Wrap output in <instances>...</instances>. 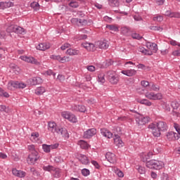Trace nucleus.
<instances>
[{"mask_svg":"<svg viewBox=\"0 0 180 180\" xmlns=\"http://www.w3.org/2000/svg\"><path fill=\"white\" fill-rule=\"evenodd\" d=\"M88 39V36L86 34H82L78 37V40H86Z\"/></svg>","mask_w":180,"mask_h":180,"instance_id":"obj_61","label":"nucleus"},{"mask_svg":"<svg viewBox=\"0 0 180 180\" xmlns=\"http://www.w3.org/2000/svg\"><path fill=\"white\" fill-rule=\"evenodd\" d=\"M66 54L69 56H78L79 54V51L77 49H69L66 51Z\"/></svg>","mask_w":180,"mask_h":180,"instance_id":"obj_26","label":"nucleus"},{"mask_svg":"<svg viewBox=\"0 0 180 180\" xmlns=\"http://www.w3.org/2000/svg\"><path fill=\"white\" fill-rule=\"evenodd\" d=\"M166 16H169V18H180L179 13H172L169 11H167L165 13Z\"/></svg>","mask_w":180,"mask_h":180,"instance_id":"obj_25","label":"nucleus"},{"mask_svg":"<svg viewBox=\"0 0 180 180\" xmlns=\"http://www.w3.org/2000/svg\"><path fill=\"white\" fill-rule=\"evenodd\" d=\"M30 6L33 8L34 11H39L40 9V4L36 1L31 3Z\"/></svg>","mask_w":180,"mask_h":180,"instance_id":"obj_32","label":"nucleus"},{"mask_svg":"<svg viewBox=\"0 0 180 180\" xmlns=\"http://www.w3.org/2000/svg\"><path fill=\"white\" fill-rule=\"evenodd\" d=\"M150 30H154L155 31H159V32H162L163 29L162 27L160 26H150Z\"/></svg>","mask_w":180,"mask_h":180,"instance_id":"obj_45","label":"nucleus"},{"mask_svg":"<svg viewBox=\"0 0 180 180\" xmlns=\"http://www.w3.org/2000/svg\"><path fill=\"white\" fill-rule=\"evenodd\" d=\"M139 102L141 105H146V106H151V105H153L151 101H150L147 99H142V100L139 101Z\"/></svg>","mask_w":180,"mask_h":180,"instance_id":"obj_31","label":"nucleus"},{"mask_svg":"<svg viewBox=\"0 0 180 180\" xmlns=\"http://www.w3.org/2000/svg\"><path fill=\"white\" fill-rule=\"evenodd\" d=\"M172 54L174 56L180 57V49L173 51Z\"/></svg>","mask_w":180,"mask_h":180,"instance_id":"obj_64","label":"nucleus"},{"mask_svg":"<svg viewBox=\"0 0 180 180\" xmlns=\"http://www.w3.org/2000/svg\"><path fill=\"white\" fill-rule=\"evenodd\" d=\"M8 33H17L18 34H22L25 32V29L18 25H10L7 29Z\"/></svg>","mask_w":180,"mask_h":180,"instance_id":"obj_7","label":"nucleus"},{"mask_svg":"<svg viewBox=\"0 0 180 180\" xmlns=\"http://www.w3.org/2000/svg\"><path fill=\"white\" fill-rule=\"evenodd\" d=\"M0 6H1V9H6L7 8H11L13 6V3L9 0L6 1H1Z\"/></svg>","mask_w":180,"mask_h":180,"instance_id":"obj_18","label":"nucleus"},{"mask_svg":"<svg viewBox=\"0 0 180 180\" xmlns=\"http://www.w3.org/2000/svg\"><path fill=\"white\" fill-rule=\"evenodd\" d=\"M97 46H98L99 49H103V50H106V49H108L109 47V44L106 40L98 41L97 42Z\"/></svg>","mask_w":180,"mask_h":180,"instance_id":"obj_19","label":"nucleus"},{"mask_svg":"<svg viewBox=\"0 0 180 180\" xmlns=\"http://www.w3.org/2000/svg\"><path fill=\"white\" fill-rule=\"evenodd\" d=\"M88 23V20L85 19H79V26H86Z\"/></svg>","mask_w":180,"mask_h":180,"instance_id":"obj_47","label":"nucleus"},{"mask_svg":"<svg viewBox=\"0 0 180 180\" xmlns=\"http://www.w3.org/2000/svg\"><path fill=\"white\" fill-rule=\"evenodd\" d=\"M48 130L51 131V133H57V134H60V136L64 137V139L70 138V134H68L67 129L57 127V124H56L54 122L48 123Z\"/></svg>","mask_w":180,"mask_h":180,"instance_id":"obj_2","label":"nucleus"},{"mask_svg":"<svg viewBox=\"0 0 180 180\" xmlns=\"http://www.w3.org/2000/svg\"><path fill=\"white\" fill-rule=\"evenodd\" d=\"M10 68H11V70H13V72L16 75L19 74V72L20 71V69L19 68V67H18L14 63L10 64Z\"/></svg>","mask_w":180,"mask_h":180,"instance_id":"obj_28","label":"nucleus"},{"mask_svg":"<svg viewBox=\"0 0 180 180\" xmlns=\"http://www.w3.org/2000/svg\"><path fill=\"white\" fill-rule=\"evenodd\" d=\"M107 29H109L110 30H112L113 32H119V28L112 25H108L106 26Z\"/></svg>","mask_w":180,"mask_h":180,"instance_id":"obj_38","label":"nucleus"},{"mask_svg":"<svg viewBox=\"0 0 180 180\" xmlns=\"http://www.w3.org/2000/svg\"><path fill=\"white\" fill-rule=\"evenodd\" d=\"M71 46V44H68V43H65L61 47V50L64 51L66 49H68V47H70Z\"/></svg>","mask_w":180,"mask_h":180,"instance_id":"obj_57","label":"nucleus"},{"mask_svg":"<svg viewBox=\"0 0 180 180\" xmlns=\"http://www.w3.org/2000/svg\"><path fill=\"white\" fill-rule=\"evenodd\" d=\"M179 103H178L176 101H174L171 103V106L173 108V110L178 109L179 108Z\"/></svg>","mask_w":180,"mask_h":180,"instance_id":"obj_36","label":"nucleus"},{"mask_svg":"<svg viewBox=\"0 0 180 180\" xmlns=\"http://www.w3.org/2000/svg\"><path fill=\"white\" fill-rule=\"evenodd\" d=\"M95 50H96V47H95V44H90L89 46V49L88 51H95Z\"/></svg>","mask_w":180,"mask_h":180,"instance_id":"obj_54","label":"nucleus"},{"mask_svg":"<svg viewBox=\"0 0 180 180\" xmlns=\"http://www.w3.org/2000/svg\"><path fill=\"white\" fill-rule=\"evenodd\" d=\"M146 167L150 169H162L164 162L156 160H151L146 162Z\"/></svg>","mask_w":180,"mask_h":180,"instance_id":"obj_3","label":"nucleus"},{"mask_svg":"<svg viewBox=\"0 0 180 180\" xmlns=\"http://www.w3.org/2000/svg\"><path fill=\"white\" fill-rule=\"evenodd\" d=\"M141 85L142 86L146 87V86H148L150 85V83L146 80H143L141 82Z\"/></svg>","mask_w":180,"mask_h":180,"instance_id":"obj_60","label":"nucleus"},{"mask_svg":"<svg viewBox=\"0 0 180 180\" xmlns=\"http://www.w3.org/2000/svg\"><path fill=\"white\" fill-rule=\"evenodd\" d=\"M62 116L72 123H77V117L71 112H64L62 113Z\"/></svg>","mask_w":180,"mask_h":180,"instance_id":"obj_9","label":"nucleus"},{"mask_svg":"<svg viewBox=\"0 0 180 180\" xmlns=\"http://www.w3.org/2000/svg\"><path fill=\"white\" fill-rule=\"evenodd\" d=\"M12 174L15 175V176H18V178H25L26 176V172L22 170H18L15 168L12 169Z\"/></svg>","mask_w":180,"mask_h":180,"instance_id":"obj_15","label":"nucleus"},{"mask_svg":"<svg viewBox=\"0 0 180 180\" xmlns=\"http://www.w3.org/2000/svg\"><path fill=\"white\" fill-rule=\"evenodd\" d=\"M108 1H109V5L110 6H112V8L117 7L120 5L119 0H108Z\"/></svg>","mask_w":180,"mask_h":180,"instance_id":"obj_29","label":"nucleus"},{"mask_svg":"<svg viewBox=\"0 0 180 180\" xmlns=\"http://www.w3.org/2000/svg\"><path fill=\"white\" fill-rule=\"evenodd\" d=\"M174 136H175V132L174 131H169L166 134V136L169 141L174 140Z\"/></svg>","mask_w":180,"mask_h":180,"instance_id":"obj_42","label":"nucleus"},{"mask_svg":"<svg viewBox=\"0 0 180 180\" xmlns=\"http://www.w3.org/2000/svg\"><path fill=\"white\" fill-rule=\"evenodd\" d=\"M107 78L110 82V84H112L113 85H116L119 82V77L116 74V72L115 71H109L107 72Z\"/></svg>","mask_w":180,"mask_h":180,"instance_id":"obj_5","label":"nucleus"},{"mask_svg":"<svg viewBox=\"0 0 180 180\" xmlns=\"http://www.w3.org/2000/svg\"><path fill=\"white\" fill-rule=\"evenodd\" d=\"M79 146H80L81 148H83V150H86L87 148H89V144L86 143L85 141H79L78 142Z\"/></svg>","mask_w":180,"mask_h":180,"instance_id":"obj_27","label":"nucleus"},{"mask_svg":"<svg viewBox=\"0 0 180 180\" xmlns=\"http://www.w3.org/2000/svg\"><path fill=\"white\" fill-rule=\"evenodd\" d=\"M121 72L122 74H124V75H127V77H133V75L137 74V71L134 70H122Z\"/></svg>","mask_w":180,"mask_h":180,"instance_id":"obj_21","label":"nucleus"},{"mask_svg":"<svg viewBox=\"0 0 180 180\" xmlns=\"http://www.w3.org/2000/svg\"><path fill=\"white\" fill-rule=\"evenodd\" d=\"M28 150L30 151L31 154H33V153H37V151L34 148V145L29 146H28Z\"/></svg>","mask_w":180,"mask_h":180,"instance_id":"obj_53","label":"nucleus"},{"mask_svg":"<svg viewBox=\"0 0 180 180\" xmlns=\"http://www.w3.org/2000/svg\"><path fill=\"white\" fill-rule=\"evenodd\" d=\"M55 162H57L58 164H60L63 162V158L61 156H56L54 159Z\"/></svg>","mask_w":180,"mask_h":180,"instance_id":"obj_55","label":"nucleus"},{"mask_svg":"<svg viewBox=\"0 0 180 180\" xmlns=\"http://www.w3.org/2000/svg\"><path fill=\"white\" fill-rule=\"evenodd\" d=\"M151 120V118L149 117H143V115H139L136 117V124L139 126V129H141L142 126L146 124Z\"/></svg>","mask_w":180,"mask_h":180,"instance_id":"obj_6","label":"nucleus"},{"mask_svg":"<svg viewBox=\"0 0 180 180\" xmlns=\"http://www.w3.org/2000/svg\"><path fill=\"white\" fill-rule=\"evenodd\" d=\"M95 134H96V129L92 128L84 131V139H91Z\"/></svg>","mask_w":180,"mask_h":180,"instance_id":"obj_13","label":"nucleus"},{"mask_svg":"<svg viewBox=\"0 0 180 180\" xmlns=\"http://www.w3.org/2000/svg\"><path fill=\"white\" fill-rule=\"evenodd\" d=\"M58 143H55L52 145H49L50 150H56V148H58Z\"/></svg>","mask_w":180,"mask_h":180,"instance_id":"obj_58","label":"nucleus"},{"mask_svg":"<svg viewBox=\"0 0 180 180\" xmlns=\"http://www.w3.org/2000/svg\"><path fill=\"white\" fill-rule=\"evenodd\" d=\"M101 131L102 136H103L104 137H107V139H112L113 136V134H112V132L106 129H101Z\"/></svg>","mask_w":180,"mask_h":180,"instance_id":"obj_20","label":"nucleus"},{"mask_svg":"<svg viewBox=\"0 0 180 180\" xmlns=\"http://www.w3.org/2000/svg\"><path fill=\"white\" fill-rule=\"evenodd\" d=\"M132 39H136V40H141L143 37H141L139 34L137 33H132L131 34Z\"/></svg>","mask_w":180,"mask_h":180,"instance_id":"obj_44","label":"nucleus"},{"mask_svg":"<svg viewBox=\"0 0 180 180\" xmlns=\"http://www.w3.org/2000/svg\"><path fill=\"white\" fill-rule=\"evenodd\" d=\"M79 112H85L86 111V108H85V105H79L77 107H76Z\"/></svg>","mask_w":180,"mask_h":180,"instance_id":"obj_48","label":"nucleus"},{"mask_svg":"<svg viewBox=\"0 0 180 180\" xmlns=\"http://www.w3.org/2000/svg\"><path fill=\"white\" fill-rule=\"evenodd\" d=\"M50 49V43H41L37 46V50H40L41 51H45V50H49Z\"/></svg>","mask_w":180,"mask_h":180,"instance_id":"obj_16","label":"nucleus"},{"mask_svg":"<svg viewBox=\"0 0 180 180\" xmlns=\"http://www.w3.org/2000/svg\"><path fill=\"white\" fill-rule=\"evenodd\" d=\"M42 148H43L44 153H50V151H51L50 149V146L47 145V144H43Z\"/></svg>","mask_w":180,"mask_h":180,"instance_id":"obj_46","label":"nucleus"},{"mask_svg":"<svg viewBox=\"0 0 180 180\" xmlns=\"http://www.w3.org/2000/svg\"><path fill=\"white\" fill-rule=\"evenodd\" d=\"M30 172H32V175H34V176H37V177L40 176V172L36 170L34 167H31Z\"/></svg>","mask_w":180,"mask_h":180,"instance_id":"obj_37","label":"nucleus"},{"mask_svg":"<svg viewBox=\"0 0 180 180\" xmlns=\"http://www.w3.org/2000/svg\"><path fill=\"white\" fill-rule=\"evenodd\" d=\"M82 175H84V176H88V175H89V174H90L89 169H82Z\"/></svg>","mask_w":180,"mask_h":180,"instance_id":"obj_50","label":"nucleus"},{"mask_svg":"<svg viewBox=\"0 0 180 180\" xmlns=\"http://www.w3.org/2000/svg\"><path fill=\"white\" fill-rule=\"evenodd\" d=\"M148 127L152 130L154 137H160L161 132L168 130V125L164 121H159L156 124L154 123L150 124Z\"/></svg>","mask_w":180,"mask_h":180,"instance_id":"obj_1","label":"nucleus"},{"mask_svg":"<svg viewBox=\"0 0 180 180\" xmlns=\"http://www.w3.org/2000/svg\"><path fill=\"white\" fill-rule=\"evenodd\" d=\"M23 88H26V84L20 83L18 81H11L8 84V89L10 91H12L15 89H23Z\"/></svg>","mask_w":180,"mask_h":180,"instance_id":"obj_4","label":"nucleus"},{"mask_svg":"<svg viewBox=\"0 0 180 180\" xmlns=\"http://www.w3.org/2000/svg\"><path fill=\"white\" fill-rule=\"evenodd\" d=\"M79 161L82 162V164H84V165H88L89 164V160L88 159V157L85 155L81 154L79 158Z\"/></svg>","mask_w":180,"mask_h":180,"instance_id":"obj_22","label":"nucleus"},{"mask_svg":"<svg viewBox=\"0 0 180 180\" xmlns=\"http://www.w3.org/2000/svg\"><path fill=\"white\" fill-rule=\"evenodd\" d=\"M0 112H5V113H9V107H6L4 105H0Z\"/></svg>","mask_w":180,"mask_h":180,"instance_id":"obj_39","label":"nucleus"},{"mask_svg":"<svg viewBox=\"0 0 180 180\" xmlns=\"http://www.w3.org/2000/svg\"><path fill=\"white\" fill-rule=\"evenodd\" d=\"M91 43H88V42H85L82 44V47H84L85 49H86L87 51L89 49V46H90Z\"/></svg>","mask_w":180,"mask_h":180,"instance_id":"obj_59","label":"nucleus"},{"mask_svg":"<svg viewBox=\"0 0 180 180\" xmlns=\"http://www.w3.org/2000/svg\"><path fill=\"white\" fill-rule=\"evenodd\" d=\"M138 172L141 174V175H144L146 174V167H142V166H138Z\"/></svg>","mask_w":180,"mask_h":180,"instance_id":"obj_41","label":"nucleus"},{"mask_svg":"<svg viewBox=\"0 0 180 180\" xmlns=\"http://www.w3.org/2000/svg\"><path fill=\"white\" fill-rule=\"evenodd\" d=\"M71 22L72 25H77V26H79V19L78 18H72Z\"/></svg>","mask_w":180,"mask_h":180,"instance_id":"obj_49","label":"nucleus"},{"mask_svg":"<svg viewBox=\"0 0 180 180\" xmlns=\"http://www.w3.org/2000/svg\"><path fill=\"white\" fill-rule=\"evenodd\" d=\"M141 53H142L143 54H145V56H153V53L152 51H150V49H143L141 51Z\"/></svg>","mask_w":180,"mask_h":180,"instance_id":"obj_34","label":"nucleus"},{"mask_svg":"<svg viewBox=\"0 0 180 180\" xmlns=\"http://www.w3.org/2000/svg\"><path fill=\"white\" fill-rule=\"evenodd\" d=\"M98 82H101V84H105V73H100L98 75Z\"/></svg>","mask_w":180,"mask_h":180,"instance_id":"obj_33","label":"nucleus"},{"mask_svg":"<svg viewBox=\"0 0 180 180\" xmlns=\"http://www.w3.org/2000/svg\"><path fill=\"white\" fill-rule=\"evenodd\" d=\"M87 70L88 71H90V72H94V71H95V66L94 65L87 66Z\"/></svg>","mask_w":180,"mask_h":180,"instance_id":"obj_63","label":"nucleus"},{"mask_svg":"<svg viewBox=\"0 0 180 180\" xmlns=\"http://www.w3.org/2000/svg\"><path fill=\"white\" fill-rule=\"evenodd\" d=\"M146 47L148 50L153 53H157V51H158V46L155 43L147 42Z\"/></svg>","mask_w":180,"mask_h":180,"instance_id":"obj_14","label":"nucleus"},{"mask_svg":"<svg viewBox=\"0 0 180 180\" xmlns=\"http://www.w3.org/2000/svg\"><path fill=\"white\" fill-rule=\"evenodd\" d=\"M121 33L124 36H130L131 34V30L127 27H122L121 28Z\"/></svg>","mask_w":180,"mask_h":180,"instance_id":"obj_23","label":"nucleus"},{"mask_svg":"<svg viewBox=\"0 0 180 180\" xmlns=\"http://www.w3.org/2000/svg\"><path fill=\"white\" fill-rule=\"evenodd\" d=\"M54 168L55 167L51 166V165L44 166L43 167L44 171H49V172H50L51 171H54Z\"/></svg>","mask_w":180,"mask_h":180,"instance_id":"obj_43","label":"nucleus"},{"mask_svg":"<svg viewBox=\"0 0 180 180\" xmlns=\"http://www.w3.org/2000/svg\"><path fill=\"white\" fill-rule=\"evenodd\" d=\"M20 58L22 60V61H25L26 63H30L31 64H34L35 65H40V63L33 57L22 56H20Z\"/></svg>","mask_w":180,"mask_h":180,"instance_id":"obj_11","label":"nucleus"},{"mask_svg":"<svg viewBox=\"0 0 180 180\" xmlns=\"http://www.w3.org/2000/svg\"><path fill=\"white\" fill-rule=\"evenodd\" d=\"M105 158L108 161V162H110V164H116V155H115L114 153L108 152L105 154Z\"/></svg>","mask_w":180,"mask_h":180,"instance_id":"obj_12","label":"nucleus"},{"mask_svg":"<svg viewBox=\"0 0 180 180\" xmlns=\"http://www.w3.org/2000/svg\"><path fill=\"white\" fill-rule=\"evenodd\" d=\"M69 6H70L71 8H78V6H79V3L76 0H73L70 2Z\"/></svg>","mask_w":180,"mask_h":180,"instance_id":"obj_35","label":"nucleus"},{"mask_svg":"<svg viewBox=\"0 0 180 180\" xmlns=\"http://www.w3.org/2000/svg\"><path fill=\"white\" fill-rule=\"evenodd\" d=\"M114 143L116 144V146H122L123 141L120 139V135L115 133V138H114Z\"/></svg>","mask_w":180,"mask_h":180,"instance_id":"obj_24","label":"nucleus"},{"mask_svg":"<svg viewBox=\"0 0 180 180\" xmlns=\"http://www.w3.org/2000/svg\"><path fill=\"white\" fill-rule=\"evenodd\" d=\"M40 157L39 156L38 152H34L28 155L27 161L30 165H34V162L39 160Z\"/></svg>","mask_w":180,"mask_h":180,"instance_id":"obj_8","label":"nucleus"},{"mask_svg":"<svg viewBox=\"0 0 180 180\" xmlns=\"http://www.w3.org/2000/svg\"><path fill=\"white\" fill-rule=\"evenodd\" d=\"M53 171H54V174H53V176L55 177V178H60V176H61V170H60V169H56V168H54V169H53Z\"/></svg>","mask_w":180,"mask_h":180,"instance_id":"obj_40","label":"nucleus"},{"mask_svg":"<svg viewBox=\"0 0 180 180\" xmlns=\"http://www.w3.org/2000/svg\"><path fill=\"white\" fill-rule=\"evenodd\" d=\"M145 96L148 99H152L153 101H158L162 99V95L161 94H155L153 92L146 93Z\"/></svg>","mask_w":180,"mask_h":180,"instance_id":"obj_10","label":"nucleus"},{"mask_svg":"<svg viewBox=\"0 0 180 180\" xmlns=\"http://www.w3.org/2000/svg\"><path fill=\"white\" fill-rule=\"evenodd\" d=\"M103 20H105V22H108V23H112L113 19H112V18L106 15L103 18Z\"/></svg>","mask_w":180,"mask_h":180,"instance_id":"obj_56","label":"nucleus"},{"mask_svg":"<svg viewBox=\"0 0 180 180\" xmlns=\"http://www.w3.org/2000/svg\"><path fill=\"white\" fill-rule=\"evenodd\" d=\"M174 129L177 131V133L180 135V126L178 124H174Z\"/></svg>","mask_w":180,"mask_h":180,"instance_id":"obj_62","label":"nucleus"},{"mask_svg":"<svg viewBox=\"0 0 180 180\" xmlns=\"http://www.w3.org/2000/svg\"><path fill=\"white\" fill-rule=\"evenodd\" d=\"M44 92H46V89H44V87H38L35 90L36 95H43Z\"/></svg>","mask_w":180,"mask_h":180,"instance_id":"obj_30","label":"nucleus"},{"mask_svg":"<svg viewBox=\"0 0 180 180\" xmlns=\"http://www.w3.org/2000/svg\"><path fill=\"white\" fill-rule=\"evenodd\" d=\"M105 67L108 68V67H110V65H113V61L110 59L108 60H106L105 63Z\"/></svg>","mask_w":180,"mask_h":180,"instance_id":"obj_52","label":"nucleus"},{"mask_svg":"<svg viewBox=\"0 0 180 180\" xmlns=\"http://www.w3.org/2000/svg\"><path fill=\"white\" fill-rule=\"evenodd\" d=\"M115 133L116 134H118V136H120V134H122V127H115Z\"/></svg>","mask_w":180,"mask_h":180,"instance_id":"obj_51","label":"nucleus"},{"mask_svg":"<svg viewBox=\"0 0 180 180\" xmlns=\"http://www.w3.org/2000/svg\"><path fill=\"white\" fill-rule=\"evenodd\" d=\"M28 81L30 85H37L43 84V79H41V77H33L32 79H30Z\"/></svg>","mask_w":180,"mask_h":180,"instance_id":"obj_17","label":"nucleus"}]
</instances>
